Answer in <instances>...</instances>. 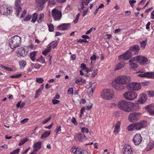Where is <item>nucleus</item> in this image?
I'll return each mask as SVG.
<instances>
[{"label":"nucleus","mask_w":154,"mask_h":154,"mask_svg":"<svg viewBox=\"0 0 154 154\" xmlns=\"http://www.w3.org/2000/svg\"><path fill=\"white\" fill-rule=\"evenodd\" d=\"M39 60H40V62H41L42 63L44 64L45 63V58L41 55Z\"/></svg>","instance_id":"nucleus-48"},{"label":"nucleus","mask_w":154,"mask_h":154,"mask_svg":"<svg viewBox=\"0 0 154 154\" xmlns=\"http://www.w3.org/2000/svg\"><path fill=\"white\" fill-rule=\"evenodd\" d=\"M58 42L56 41H53L49 44L45 50L42 52L43 55H46L51 50V48H55L58 45Z\"/></svg>","instance_id":"nucleus-5"},{"label":"nucleus","mask_w":154,"mask_h":154,"mask_svg":"<svg viewBox=\"0 0 154 154\" xmlns=\"http://www.w3.org/2000/svg\"><path fill=\"white\" fill-rule=\"evenodd\" d=\"M52 102L54 104H56L58 103L59 102V101L58 100L54 99L52 100Z\"/></svg>","instance_id":"nucleus-56"},{"label":"nucleus","mask_w":154,"mask_h":154,"mask_svg":"<svg viewBox=\"0 0 154 154\" xmlns=\"http://www.w3.org/2000/svg\"><path fill=\"white\" fill-rule=\"evenodd\" d=\"M132 55V53L128 50L124 54L119 56L118 57V59L119 60L123 59L124 60H127L131 57Z\"/></svg>","instance_id":"nucleus-10"},{"label":"nucleus","mask_w":154,"mask_h":154,"mask_svg":"<svg viewBox=\"0 0 154 154\" xmlns=\"http://www.w3.org/2000/svg\"><path fill=\"white\" fill-rule=\"evenodd\" d=\"M77 137L79 141H83L86 140V137L84 134H79L77 135Z\"/></svg>","instance_id":"nucleus-29"},{"label":"nucleus","mask_w":154,"mask_h":154,"mask_svg":"<svg viewBox=\"0 0 154 154\" xmlns=\"http://www.w3.org/2000/svg\"><path fill=\"white\" fill-rule=\"evenodd\" d=\"M123 154H132L131 147L129 145L125 146L122 149Z\"/></svg>","instance_id":"nucleus-16"},{"label":"nucleus","mask_w":154,"mask_h":154,"mask_svg":"<svg viewBox=\"0 0 154 154\" xmlns=\"http://www.w3.org/2000/svg\"><path fill=\"white\" fill-rule=\"evenodd\" d=\"M81 67L82 70L85 69L86 71V69L88 68H86V65L84 63H82L81 64Z\"/></svg>","instance_id":"nucleus-53"},{"label":"nucleus","mask_w":154,"mask_h":154,"mask_svg":"<svg viewBox=\"0 0 154 154\" xmlns=\"http://www.w3.org/2000/svg\"><path fill=\"white\" fill-rule=\"evenodd\" d=\"M41 146V142L38 141L37 143H35L33 145V150L37 151L39 150Z\"/></svg>","instance_id":"nucleus-24"},{"label":"nucleus","mask_w":154,"mask_h":154,"mask_svg":"<svg viewBox=\"0 0 154 154\" xmlns=\"http://www.w3.org/2000/svg\"><path fill=\"white\" fill-rule=\"evenodd\" d=\"M68 93L69 94H73V89L72 88H69L67 91Z\"/></svg>","instance_id":"nucleus-47"},{"label":"nucleus","mask_w":154,"mask_h":154,"mask_svg":"<svg viewBox=\"0 0 154 154\" xmlns=\"http://www.w3.org/2000/svg\"><path fill=\"white\" fill-rule=\"evenodd\" d=\"M0 67L1 68L4 69L5 70H6L7 71H12V69L11 68L4 66L2 65H0Z\"/></svg>","instance_id":"nucleus-41"},{"label":"nucleus","mask_w":154,"mask_h":154,"mask_svg":"<svg viewBox=\"0 0 154 154\" xmlns=\"http://www.w3.org/2000/svg\"><path fill=\"white\" fill-rule=\"evenodd\" d=\"M147 94L150 97H152L154 95V91H147Z\"/></svg>","instance_id":"nucleus-44"},{"label":"nucleus","mask_w":154,"mask_h":154,"mask_svg":"<svg viewBox=\"0 0 154 154\" xmlns=\"http://www.w3.org/2000/svg\"><path fill=\"white\" fill-rule=\"evenodd\" d=\"M26 13V11L25 10V11H23L22 14L20 16V18L23 17L25 16Z\"/></svg>","instance_id":"nucleus-61"},{"label":"nucleus","mask_w":154,"mask_h":154,"mask_svg":"<svg viewBox=\"0 0 154 154\" xmlns=\"http://www.w3.org/2000/svg\"><path fill=\"white\" fill-rule=\"evenodd\" d=\"M41 66V65L38 63H36L35 64L34 67L35 69H39Z\"/></svg>","instance_id":"nucleus-55"},{"label":"nucleus","mask_w":154,"mask_h":154,"mask_svg":"<svg viewBox=\"0 0 154 154\" xmlns=\"http://www.w3.org/2000/svg\"><path fill=\"white\" fill-rule=\"evenodd\" d=\"M81 131L83 133H88V130L87 128L83 127L81 128Z\"/></svg>","instance_id":"nucleus-46"},{"label":"nucleus","mask_w":154,"mask_h":154,"mask_svg":"<svg viewBox=\"0 0 154 154\" xmlns=\"http://www.w3.org/2000/svg\"><path fill=\"white\" fill-rule=\"evenodd\" d=\"M114 94V92L112 90L106 89L103 90L101 96L104 99L110 100L113 98Z\"/></svg>","instance_id":"nucleus-3"},{"label":"nucleus","mask_w":154,"mask_h":154,"mask_svg":"<svg viewBox=\"0 0 154 154\" xmlns=\"http://www.w3.org/2000/svg\"><path fill=\"white\" fill-rule=\"evenodd\" d=\"M147 40L145 41H143L140 42V45L141 48L143 50L145 48L146 45L147 44Z\"/></svg>","instance_id":"nucleus-34"},{"label":"nucleus","mask_w":154,"mask_h":154,"mask_svg":"<svg viewBox=\"0 0 154 154\" xmlns=\"http://www.w3.org/2000/svg\"><path fill=\"white\" fill-rule=\"evenodd\" d=\"M70 28V24L69 23H64L57 27V29L59 30H66L69 29Z\"/></svg>","instance_id":"nucleus-20"},{"label":"nucleus","mask_w":154,"mask_h":154,"mask_svg":"<svg viewBox=\"0 0 154 154\" xmlns=\"http://www.w3.org/2000/svg\"><path fill=\"white\" fill-rule=\"evenodd\" d=\"M44 14L43 13H41L39 17L37 20L38 22L40 23L42 21V19L44 17Z\"/></svg>","instance_id":"nucleus-38"},{"label":"nucleus","mask_w":154,"mask_h":154,"mask_svg":"<svg viewBox=\"0 0 154 154\" xmlns=\"http://www.w3.org/2000/svg\"><path fill=\"white\" fill-rule=\"evenodd\" d=\"M145 108L150 115L154 116V106L150 104L145 107Z\"/></svg>","instance_id":"nucleus-22"},{"label":"nucleus","mask_w":154,"mask_h":154,"mask_svg":"<svg viewBox=\"0 0 154 154\" xmlns=\"http://www.w3.org/2000/svg\"><path fill=\"white\" fill-rule=\"evenodd\" d=\"M136 59L135 57H134L130 59L128 62V64L132 68H136L138 67Z\"/></svg>","instance_id":"nucleus-17"},{"label":"nucleus","mask_w":154,"mask_h":154,"mask_svg":"<svg viewBox=\"0 0 154 154\" xmlns=\"http://www.w3.org/2000/svg\"><path fill=\"white\" fill-rule=\"evenodd\" d=\"M28 139L27 138H25L22 140L19 143V145L20 146L24 144L25 143L28 141Z\"/></svg>","instance_id":"nucleus-42"},{"label":"nucleus","mask_w":154,"mask_h":154,"mask_svg":"<svg viewBox=\"0 0 154 154\" xmlns=\"http://www.w3.org/2000/svg\"><path fill=\"white\" fill-rule=\"evenodd\" d=\"M72 122L75 125H76L77 124V122L76 121L74 117H73L71 119Z\"/></svg>","instance_id":"nucleus-58"},{"label":"nucleus","mask_w":154,"mask_h":154,"mask_svg":"<svg viewBox=\"0 0 154 154\" xmlns=\"http://www.w3.org/2000/svg\"><path fill=\"white\" fill-rule=\"evenodd\" d=\"M22 75V74H15L10 76V77L12 78H17L20 77Z\"/></svg>","instance_id":"nucleus-39"},{"label":"nucleus","mask_w":154,"mask_h":154,"mask_svg":"<svg viewBox=\"0 0 154 154\" xmlns=\"http://www.w3.org/2000/svg\"><path fill=\"white\" fill-rule=\"evenodd\" d=\"M134 123L132 124L129 125L127 127V129L129 131H131L135 130V128H134Z\"/></svg>","instance_id":"nucleus-37"},{"label":"nucleus","mask_w":154,"mask_h":154,"mask_svg":"<svg viewBox=\"0 0 154 154\" xmlns=\"http://www.w3.org/2000/svg\"><path fill=\"white\" fill-rule=\"evenodd\" d=\"M61 127L60 125L57 126V128L56 129V132L57 133L59 131H61Z\"/></svg>","instance_id":"nucleus-60"},{"label":"nucleus","mask_w":154,"mask_h":154,"mask_svg":"<svg viewBox=\"0 0 154 154\" xmlns=\"http://www.w3.org/2000/svg\"><path fill=\"white\" fill-rule=\"evenodd\" d=\"M137 96V93L134 92H127L124 94V98L129 100H134Z\"/></svg>","instance_id":"nucleus-8"},{"label":"nucleus","mask_w":154,"mask_h":154,"mask_svg":"<svg viewBox=\"0 0 154 154\" xmlns=\"http://www.w3.org/2000/svg\"><path fill=\"white\" fill-rule=\"evenodd\" d=\"M32 19L31 21L33 23H34L37 20L38 18V15L36 13H34L32 15Z\"/></svg>","instance_id":"nucleus-35"},{"label":"nucleus","mask_w":154,"mask_h":154,"mask_svg":"<svg viewBox=\"0 0 154 154\" xmlns=\"http://www.w3.org/2000/svg\"><path fill=\"white\" fill-rule=\"evenodd\" d=\"M4 148H7V146L6 144H4V145L0 146V149L1 150H2Z\"/></svg>","instance_id":"nucleus-64"},{"label":"nucleus","mask_w":154,"mask_h":154,"mask_svg":"<svg viewBox=\"0 0 154 154\" xmlns=\"http://www.w3.org/2000/svg\"><path fill=\"white\" fill-rule=\"evenodd\" d=\"M20 3L15 2V9H16V14L17 16H19L20 13L21 11V8L20 5Z\"/></svg>","instance_id":"nucleus-26"},{"label":"nucleus","mask_w":154,"mask_h":154,"mask_svg":"<svg viewBox=\"0 0 154 154\" xmlns=\"http://www.w3.org/2000/svg\"><path fill=\"white\" fill-rule=\"evenodd\" d=\"M19 64L20 68H21V66L24 68L26 65V62L24 60H22L19 62Z\"/></svg>","instance_id":"nucleus-36"},{"label":"nucleus","mask_w":154,"mask_h":154,"mask_svg":"<svg viewBox=\"0 0 154 154\" xmlns=\"http://www.w3.org/2000/svg\"><path fill=\"white\" fill-rule=\"evenodd\" d=\"M127 89L129 90L138 91L141 88V85L138 82H133L127 85Z\"/></svg>","instance_id":"nucleus-7"},{"label":"nucleus","mask_w":154,"mask_h":154,"mask_svg":"<svg viewBox=\"0 0 154 154\" xmlns=\"http://www.w3.org/2000/svg\"><path fill=\"white\" fill-rule=\"evenodd\" d=\"M154 146V142L153 141H149L148 143L146 150V151H149L152 149Z\"/></svg>","instance_id":"nucleus-27"},{"label":"nucleus","mask_w":154,"mask_h":154,"mask_svg":"<svg viewBox=\"0 0 154 154\" xmlns=\"http://www.w3.org/2000/svg\"><path fill=\"white\" fill-rule=\"evenodd\" d=\"M135 130H140L142 128H145L146 126V122L143 121L140 122L134 123Z\"/></svg>","instance_id":"nucleus-12"},{"label":"nucleus","mask_w":154,"mask_h":154,"mask_svg":"<svg viewBox=\"0 0 154 154\" xmlns=\"http://www.w3.org/2000/svg\"><path fill=\"white\" fill-rule=\"evenodd\" d=\"M118 105L120 109L129 112L133 110L134 104L125 100H122L119 102Z\"/></svg>","instance_id":"nucleus-1"},{"label":"nucleus","mask_w":154,"mask_h":154,"mask_svg":"<svg viewBox=\"0 0 154 154\" xmlns=\"http://www.w3.org/2000/svg\"><path fill=\"white\" fill-rule=\"evenodd\" d=\"M87 73L85 74V76H90L93 78L96 76L98 72L97 69H95L93 71L92 68H88L86 69Z\"/></svg>","instance_id":"nucleus-9"},{"label":"nucleus","mask_w":154,"mask_h":154,"mask_svg":"<svg viewBox=\"0 0 154 154\" xmlns=\"http://www.w3.org/2000/svg\"><path fill=\"white\" fill-rule=\"evenodd\" d=\"M77 41L78 42H81V43H82V42H83L86 43V42H88V41H87L86 40H84V39H79L78 40L77 39Z\"/></svg>","instance_id":"nucleus-59"},{"label":"nucleus","mask_w":154,"mask_h":154,"mask_svg":"<svg viewBox=\"0 0 154 154\" xmlns=\"http://www.w3.org/2000/svg\"><path fill=\"white\" fill-rule=\"evenodd\" d=\"M125 65V63L124 61L119 62L116 66V70H118L124 67Z\"/></svg>","instance_id":"nucleus-31"},{"label":"nucleus","mask_w":154,"mask_h":154,"mask_svg":"<svg viewBox=\"0 0 154 154\" xmlns=\"http://www.w3.org/2000/svg\"><path fill=\"white\" fill-rule=\"evenodd\" d=\"M142 137L140 134H137L132 139L133 142L135 145H138L141 142Z\"/></svg>","instance_id":"nucleus-14"},{"label":"nucleus","mask_w":154,"mask_h":154,"mask_svg":"<svg viewBox=\"0 0 154 154\" xmlns=\"http://www.w3.org/2000/svg\"><path fill=\"white\" fill-rule=\"evenodd\" d=\"M52 16L55 21L59 20L62 17V13L60 11L54 8L52 10Z\"/></svg>","instance_id":"nucleus-6"},{"label":"nucleus","mask_w":154,"mask_h":154,"mask_svg":"<svg viewBox=\"0 0 154 154\" xmlns=\"http://www.w3.org/2000/svg\"><path fill=\"white\" fill-rule=\"evenodd\" d=\"M37 53V51H34L30 54V58L33 61H35V57Z\"/></svg>","instance_id":"nucleus-32"},{"label":"nucleus","mask_w":154,"mask_h":154,"mask_svg":"<svg viewBox=\"0 0 154 154\" xmlns=\"http://www.w3.org/2000/svg\"><path fill=\"white\" fill-rule=\"evenodd\" d=\"M31 18V16L30 15H28L24 19V20L25 21H28Z\"/></svg>","instance_id":"nucleus-52"},{"label":"nucleus","mask_w":154,"mask_h":154,"mask_svg":"<svg viewBox=\"0 0 154 154\" xmlns=\"http://www.w3.org/2000/svg\"><path fill=\"white\" fill-rule=\"evenodd\" d=\"M0 11L2 14L8 15L12 12V10L10 7L4 6L0 8Z\"/></svg>","instance_id":"nucleus-13"},{"label":"nucleus","mask_w":154,"mask_h":154,"mask_svg":"<svg viewBox=\"0 0 154 154\" xmlns=\"http://www.w3.org/2000/svg\"><path fill=\"white\" fill-rule=\"evenodd\" d=\"M135 57L136 60L141 65H143L146 63L148 60L146 58L142 56H138Z\"/></svg>","instance_id":"nucleus-15"},{"label":"nucleus","mask_w":154,"mask_h":154,"mask_svg":"<svg viewBox=\"0 0 154 154\" xmlns=\"http://www.w3.org/2000/svg\"><path fill=\"white\" fill-rule=\"evenodd\" d=\"M50 134V132H46L42 134L41 136V137L42 138H46L47 137L49 136Z\"/></svg>","instance_id":"nucleus-40"},{"label":"nucleus","mask_w":154,"mask_h":154,"mask_svg":"<svg viewBox=\"0 0 154 154\" xmlns=\"http://www.w3.org/2000/svg\"><path fill=\"white\" fill-rule=\"evenodd\" d=\"M51 119V117L50 116L47 119H45L44 120L42 121V123L44 124H46L47 122L49 121Z\"/></svg>","instance_id":"nucleus-51"},{"label":"nucleus","mask_w":154,"mask_h":154,"mask_svg":"<svg viewBox=\"0 0 154 154\" xmlns=\"http://www.w3.org/2000/svg\"><path fill=\"white\" fill-rule=\"evenodd\" d=\"M140 113L135 112L130 114L128 117V119L131 122H134L137 121L140 117Z\"/></svg>","instance_id":"nucleus-11"},{"label":"nucleus","mask_w":154,"mask_h":154,"mask_svg":"<svg viewBox=\"0 0 154 154\" xmlns=\"http://www.w3.org/2000/svg\"><path fill=\"white\" fill-rule=\"evenodd\" d=\"M19 150L20 149L17 148L14 150L13 152H11L10 154H16L18 153L19 152Z\"/></svg>","instance_id":"nucleus-49"},{"label":"nucleus","mask_w":154,"mask_h":154,"mask_svg":"<svg viewBox=\"0 0 154 154\" xmlns=\"http://www.w3.org/2000/svg\"><path fill=\"white\" fill-rule=\"evenodd\" d=\"M8 41L9 46L12 49H13L20 45L21 39V37L16 35L9 39Z\"/></svg>","instance_id":"nucleus-2"},{"label":"nucleus","mask_w":154,"mask_h":154,"mask_svg":"<svg viewBox=\"0 0 154 154\" xmlns=\"http://www.w3.org/2000/svg\"><path fill=\"white\" fill-rule=\"evenodd\" d=\"M85 108L84 107H82L80 113V117H82V115L83 114V112L85 111Z\"/></svg>","instance_id":"nucleus-50"},{"label":"nucleus","mask_w":154,"mask_h":154,"mask_svg":"<svg viewBox=\"0 0 154 154\" xmlns=\"http://www.w3.org/2000/svg\"><path fill=\"white\" fill-rule=\"evenodd\" d=\"M128 50L132 53L133 52H134L135 54H137L139 52L140 48L137 45H133L130 47Z\"/></svg>","instance_id":"nucleus-21"},{"label":"nucleus","mask_w":154,"mask_h":154,"mask_svg":"<svg viewBox=\"0 0 154 154\" xmlns=\"http://www.w3.org/2000/svg\"><path fill=\"white\" fill-rule=\"evenodd\" d=\"M92 103L91 104L89 105H88L86 107V109L89 110L91 109L92 107Z\"/></svg>","instance_id":"nucleus-62"},{"label":"nucleus","mask_w":154,"mask_h":154,"mask_svg":"<svg viewBox=\"0 0 154 154\" xmlns=\"http://www.w3.org/2000/svg\"><path fill=\"white\" fill-rule=\"evenodd\" d=\"M90 59L92 61H95L96 59V55L94 54L91 57Z\"/></svg>","instance_id":"nucleus-54"},{"label":"nucleus","mask_w":154,"mask_h":154,"mask_svg":"<svg viewBox=\"0 0 154 154\" xmlns=\"http://www.w3.org/2000/svg\"><path fill=\"white\" fill-rule=\"evenodd\" d=\"M28 120V119H25L22 120L20 122L22 124H24L27 122Z\"/></svg>","instance_id":"nucleus-63"},{"label":"nucleus","mask_w":154,"mask_h":154,"mask_svg":"<svg viewBox=\"0 0 154 154\" xmlns=\"http://www.w3.org/2000/svg\"><path fill=\"white\" fill-rule=\"evenodd\" d=\"M114 87L115 89L118 91L121 90L123 89L125 87L122 84H117L114 85Z\"/></svg>","instance_id":"nucleus-28"},{"label":"nucleus","mask_w":154,"mask_h":154,"mask_svg":"<svg viewBox=\"0 0 154 154\" xmlns=\"http://www.w3.org/2000/svg\"><path fill=\"white\" fill-rule=\"evenodd\" d=\"M44 88V84H42L41 85L40 88L39 89H38L36 92L35 95V97L36 98L37 97H38V95H39L40 94L41 92L43 90Z\"/></svg>","instance_id":"nucleus-30"},{"label":"nucleus","mask_w":154,"mask_h":154,"mask_svg":"<svg viewBox=\"0 0 154 154\" xmlns=\"http://www.w3.org/2000/svg\"><path fill=\"white\" fill-rule=\"evenodd\" d=\"M36 81L38 83H42L43 82L44 80L42 78H37L36 79Z\"/></svg>","instance_id":"nucleus-45"},{"label":"nucleus","mask_w":154,"mask_h":154,"mask_svg":"<svg viewBox=\"0 0 154 154\" xmlns=\"http://www.w3.org/2000/svg\"><path fill=\"white\" fill-rule=\"evenodd\" d=\"M71 152H73L74 154H83V152L85 150H82L81 149L72 147L70 149Z\"/></svg>","instance_id":"nucleus-23"},{"label":"nucleus","mask_w":154,"mask_h":154,"mask_svg":"<svg viewBox=\"0 0 154 154\" xmlns=\"http://www.w3.org/2000/svg\"><path fill=\"white\" fill-rule=\"evenodd\" d=\"M140 72L141 73L138 74V76L140 77H147L152 78L154 76V73L151 72H142L140 71H138V73Z\"/></svg>","instance_id":"nucleus-18"},{"label":"nucleus","mask_w":154,"mask_h":154,"mask_svg":"<svg viewBox=\"0 0 154 154\" xmlns=\"http://www.w3.org/2000/svg\"><path fill=\"white\" fill-rule=\"evenodd\" d=\"M147 99V96L145 94H143L140 95V98L139 99L138 101L141 103H144Z\"/></svg>","instance_id":"nucleus-25"},{"label":"nucleus","mask_w":154,"mask_h":154,"mask_svg":"<svg viewBox=\"0 0 154 154\" xmlns=\"http://www.w3.org/2000/svg\"><path fill=\"white\" fill-rule=\"evenodd\" d=\"M80 82H82L83 83H84L85 82V80L82 79L81 77H79L78 79H76L75 83L76 84L79 85L80 84Z\"/></svg>","instance_id":"nucleus-33"},{"label":"nucleus","mask_w":154,"mask_h":154,"mask_svg":"<svg viewBox=\"0 0 154 154\" xmlns=\"http://www.w3.org/2000/svg\"><path fill=\"white\" fill-rule=\"evenodd\" d=\"M48 0H35L36 3L38 5L37 8L39 10H42L43 9V5L46 3Z\"/></svg>","instance_id":"nucleus-19"},{"label":"nucleus","mask_w":154,"mask_h":154,"mask_svg":"<svg viewBox=\"0 0 154 154\" xmlns=\"http://www.w3.org/2000/svg\"><path fill=\"white\" fill-rule=\"evenodd\" d=\"M136 2V1L134 0H129V3L132 7H133L134 5L133 4L135 3Z\"/></svg>","instance_id":"nucleus-57"},{"label":"nucleus","mask_w":154,"mask_h":154,"mask_svg":"<svg viewBox=\"0 0 154 154\" xmlns=\"http://www.w3.org/2000/svg\"><path fill=\"white\" fill-rule=\"evenodd\" d=\"M130 80L131 78L130 76L124 75L116 78L115 79V82L117 84L123 85L129 83L131 81Z\"/></svg>","instance_id":"nucleus-4"},{"label":"nucleus","mask_w":154,"mask_h":154,"mask_svg":"<svg viewBox=\"0 0 154 154\" xmlns=\"http://www.w3.org/2000/svg\"><path fill=\"white\" fill-rule=\"evenodd\" d=\"M48 26L49 31L50 32L53 31L54 30L53 25L52 24H48Z\"/></svg>","instance_id":"nucleus-43"}]
</instances>
